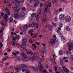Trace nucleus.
Returning <instances> with one entry per match:
<instances>
[{
	"label": "nucleus",
	"instance_id": "nucleus-7",
	"mask_svg": "<svg viewBox=\"0 0 73 73\" xmlns=\"http://www.w3.org/2000/svg\"><path fill=\"white\" fill-rule=\"evenodd\" d=\"M56 42H57L56 39H52L51 40L50 43L51 44L54 45L56 44Z\"/></svg>",
	"mask_w": 73,
	"mask_h": 73
},
{
	"label": "nucleus",
	"instance_id": "nucleus-60",
	"mask_svg": "<svg viewBox=\"0 0 73 73\" xmlns=\"http://www.w3.org/2000/svg\"><path fill=\"white\" fill-rule=\"evenodd\" d=\"M54 21H57V18H55L54 19Z\"/></svg>",
	"mask_w": 73,
	"mask_h": 73
},
{
	"label": "nucleus",
	"instance_id": "nucleus-17",
	"mask_svg": "<svg viewBox=\"0 0 73 73\" xmlns=\"http://www.w3.org/2000/svg\"><path fill=\"white\" fill-rule=\"evenodd\" d=\"M19 15L20 17H24L25 16V13L21 12L19 13Z\"/></svg>",
	"mask_w": 73,
	"mask_h": 73
},
{
	"label": "nucleus",
	"instance_id": "nucleus-27",
	"mask_svg": "<svg viewBox=\"0 0 73 73\" xmlns=\"http://www.w3.org/2000/svg\"><path fill=\"white\" fill-rule=\"evenodd\" d=\"M22 61H28V60H27V57L22 59Z\"/></svg>",
	"mask_w": 73,
	"mask_h": 73
},
{
	"label": "nucleus",
	"instance_id": "nucleus-57",
	"mask_svg": "<svg viewBox=\"0 0 73 73\" xmlns=\"http://www.w3.org/2000/svg\"><path fill=\"white\" fill-rule=\"evenodd\" d=\"M5 21L6 23L8 21V19L7 18H5Z\"/></svg>",
	"mask_w": 73,
	"mask_h": 73
},
{
	"label": "nucleus",
	"instance_id": "nucleus-33",
	"mask_svg": "<svg viewBox=\"0 0 73 73\" xmlns=\"http://www.w3.org/2000/svg\"><path fill=\"white\" fill-rule=\"evenodd\" d=\"M60 64L61 65H64V63H63V60H60Z\"/></svg>",
	"mask_w": 73,
	"mask_h": 73
},
{
	"label": "nucleus",
	"instance_id": "nucleus-16",
	"mask_svg": "<svg viewBox=\"0 0 73 73\" xmlns=\"http://www.w3.org/2000/svg\"><path fill=\"white\" fill-rule=\"evenodd\" d=\"M58 0H54L52 2V4L53 5H54V3L58 4Z\"/></svg>",
	"mask_w": 73,
	"mask_h": 73
},
{
	"label": "nucleus",
	"instance_id": "nucleus-2",
	"mask_svg": "<svg viewBox=\"0 0 73 73\" xmlns=\"http://www.w3.org/2000/svg\"><path fill=\"white\" fill-rule=\"evenodd\" d=\"M64 20L66 22H70L71 20V18L69 16H66L64 17Z\"/></svg>",
	"mask_w": 73,
	"mask_h": 73
},
{
	"label": "nucleus",
	"instance_id": "nucleus-35",
	"mask_svg": "<svg viewBox=\"0 0 73 73\" xmlns=\"http://www.w3.org/2000/svg\"><path fill=\"white\" fill-rule=\"evenodd\" d=\"M59 27H60V28H62V23H59Z\"/></svg>",
	"mask_w": 73,
	"mask_h": 73
},
{
	"label": "nucleus",
	"instance_id": "nucleus-40",
	"mask_svg": "<svg viewBox=\"0 0 73 73\" xmlns=\"http://www.w3.org/2000/svg\"><path fill=\"white\" fill-rule=\"evenodd\" d=\"M40 17V15H38L36 17V19H39Z\"/></svg>",
	"mask_w": 73,
	"mask_h": 73
},
{
	"label": "nucleus",
	"instance_id": "nucleus-22",
	"mask_svg": "<svg viewBox=\"0 0 73 73\" xmlns=\"http://www.w3.org/2000/svg\"><path fill=\"white\" fill-rule=\"evenodd\" d=\"M31 16L32 17H35L36 16V14L35 13H33L32 14Z\"/></svg>",
	"mask_w": 73,
	"mask_h": 73
},
{
	"label": "nucleus",
	"instance_id": "nucleus-28",
	"mask_svg": "<svg viewBox=\"0 0 73 73\" xmlns=\"http://www.w3.org/2000/svg\"><path fill=\"white\" fill-rule=\"evenodd\" d=\"M66 30L67 31H70V28L68 26H66Z\"/></svg>",
	"mask_w": 73,
	"mask_h": 73
},
{
	"label": "nucleus",
	"instance_id": "nucleus-45",
	"mask_svg": "<svg viewBox=\"0 0 73 73\" xmlns=\"http://www.w3.org/2000/svg\"><path fill=\"white\" fill-rule=\"evenodd\" d=\"M7 59H8V57H6L5 58H4L3 60V61H5V60H7Z\"/></svg>",
	"mask_w": 73,
	"mask_h": 73
},
{
	"label": "nucleus",
	"instance_id": "nucleus-9",
	"mask_svg": "<svg viewBox=\"0 0 73 73\" xmlns=\"http://www.w3.org/2000/svg\"><path fill=\"white\" fill-rule=\"evenodd\" d=\"M59 18L61 20H63L64 19V15L62 14H61L59 16Z\"/></svg>",
	"mask_w": 73,
	"mask_h": 73
},
{
	"label": "nucleus",
	"instance_id": "nucleus-62",
	"mask_svg": "<svg viewBox=\"0 0 73 73\" xmlns=\"http://www.w3.org/2000/svg\"><path fill=\"white\" fill-rule=\"evenodd\" d=\"M53 58H56L57 57V56H56L55 55H53Z\"/></svg>",
	"mask_w": 73,
	"mask_h": 73
},
{
	"label": "nucleus",
	"instance_id": "nucleus-42",
	"mask_svg": "<svg viewBox=\"0 0 73 73\" xmlns=\"http://www.w3.org/2000/svg\"><path fill=\"white\" fill-rule=\"evenodd\" d=\"M52 23L53 24V27H56V26L57 25L56 24L52 22Z\"/></svg>",
	"mask_w": 73,
	"mask_h": 73
},
{
	"label": "nucleus",
	"instance_id": "nucleus-8",
	"mask_svg": "<svg viewBox=\"0 0 73 73\" xmlns=\"http://www.w3.org/2000/svg\"><path fill=\"white\" fill-rule=\"evenodd\" d=\"M12 17H13L16 19H17L19 18V15H18V13L16 14H13L12 15Z\"/></svg>",
	"mask_w": 73,
	"mask_h": 73
},
{
	"label": "nucleus",
	"instance_id": "nucleus-46",
	"mask_svg": "<svg viewBox=\"0 0 73 73\" xmlns=\"http://www.w3.org/2000/svg\"><path fill=\"white\" fill-rule=\"evenodd\" d=\"M47 9H48V8L45 9L44 11V13H46V11H47Z\"/></svg>",
	"mask_w": 73,
	"mask_h": 73
},
{
	"label": "nucleus",
	"instance_id": "nucleus-34",
	"mask_svg": "<svg viewBox=\"0 0 73 73\" xmlns=\"http://www.w3.org/2000/svg\"><path fill=\"white\" fill-rule=\"evenodd\" d=\"M27 54H33V52L32 51H31L30 52H27Z\"/></svg>",
	"mask_w": 73,
	"mask_h": 73
},
{
	"label": "nucleus",
	"instance_id": "nucleus-51",
	"mask_svg": "<svg viewBox=\"0 0 73 73\" xmlns=\"http://www.w3.org/2000/svg\"><path fill=\"white\" fill-rule=\"evenodd\" d=\"M49 6L50 8L51 7V6H52V3L50 2L49 3Z\"/></svg>",
	"mask_w": 73,
	"mask_h": 73
},
{
	"label": "nucleus",
	"instance_id": "nucleus-4",
	"mask_svg": "<svg viewBox=\"0 0 73 73\" xmlns=\"http://www.w3.org/2000/svg\"><path fill=\"white\" fill-rule=\"evenodd\" d=\"M45 17V13L43 14L42 15V20L43 22H46V21H47V19H44V18Z\"/></svg>",
	"mask_w": 73,
	"mask_h": 73
},
{
	"label": "nucleus",
	"instance_id": "nucleus-25",
	"mask_svg": "<svg viewBox=\"0 0 73 73\" xmlns=\"http://www.w3.org/2000/svg\"><path fill=\"white\" fill-rule=\"evenodd\" d=\"M21 66H24L25 68H29V67L27 66V65H25L24 64H22L21 65Z\"/></svg>",
	"mask_w": 73,
	"mask_h": 73
},
{
	"label": "nucleus",
	"instance_id": "nucleus-54",
	"mask_svg": "<svg viewBox=\"0 0 73 73\" xmlns=\"http://www.w3.org/2000/svg\"><path fill=\"white\" fill-rule=\"evenodd\" d=\"M20 2L21 3H24L25 0H19Z\"/></svg>",
	"mask_w": 73,
	"mask_h": 73
},
{
	"label": "nucleus",
	"instance_id": "nucleus-6",
	"mask_svg": "<svg viewBox=\"0 0 73 73\" xmlns=\"http://www.w3.org/2000/svg\"><path fill=\"white\" fill-rule=\"evenodd\" d=\"M22 45L24 46H25L27 45V39H23L22 40Z\"/></svg>",
	"mask_w": 73,
	"mask_h": 73
},
{
	"label": "nucleus",
	"instance_id": "nucleus-26",
	"mask_svg": "<svg viewBox=\"0 0 73 73\" xmlns=\"http://www.w3.org/2000/svg\"><path fill=\"white\" fill-rule=\"evenodd\" d=\"M48 29L50 31H52V27L50 25H48Z\"/></svg>",
	"mask_w": 73,
	"mask_h": 73
},
{
	"label": "nucleus",
	"instance_id": "nucleus-32",
	"mask_svg": "<svg viewBox=\"0 0 73 73\" xmlns=\"http://www.w3.org/2000/svg\"><path fill=\"white\" fill-rule=\"evenodd\" d=\"M70 51H71V49L70 48H69L68 50L67 51V54H69V53H70Z\"/></svg>",
	"mask_w": 73,
	"mask_h": 73
},
{
	"label": "nucleus",
	"instance_id": "nucleus-14",
	"mask_svg": "<svg viewBox=\"0 0 73 73\" xmlns=\"http://www.w3.org/2000/svg\"><path fill=\"white\" fill-rule=\"evenodd\" d=\"M36 25V23L35 22H34V23H32L31 25V24H29V27H35Z\"/></svg>",
	"mask_w": 73,
	"mask_h": 73
},
{
	"label": "nucleus",
	"instance_id": "nucleus-21",
	"mask_svg": "<svg viewBox=\"0 0 73 73\" xmlns=\"http://www.w3.org/2000/svg\"><path fill=\"white\" fill-rule=\"evenodd\" d=\"M29 42L30 43L32 44L34 42V39H30L29 40Z\"/></svg>",
	"mask_w": 73,
	"mask_h": 73
},
{
	"label": "nucleus",
	"instance_id": "nucleus-15",
	"mask_svg": "<svg viewBox=\"0 0 73 73\" xmlns=\"http://www.w3.org/2000/svg\"><path fill=\"white\" fill-rule=\"evenodd\" d=\"M33 47V49L34 50H36V48H37V46L36 45V44H34L32 45Z\"/></svg>",
	"mask_w": 73,
	"mask_h": 73
},
{
	"label": "nucleus",
	"instance_id": "nucleus-58",
	"mask_svg": "<svg viewBox=\"0 0 73 73\" xmlns=\"http://www.w3.org/2000/svg\"><path fill=\"white\" fill-rule=\"evenodd\" d=\"M27 61H29V60H31V58H27Z\"/></svg>",
	"mask_w": 73,
	"mask_h": 73
},
{
	"label": "nucleus",
	"instance_id": "nucleus-50",
	"mask_svg": "<svg viewBox=\"0 0 73 73\" xmlns=\"http://www.w3.org/2000/svg\"><path fill=\"white\" fill-rule=\"evenodd\" d=\"M54 13L57 14L58 13V10H55L54 11Z\"/></svg>",
	"mask_w": 73,
	"mask_h": 73
},
{
	"label": "nucleus",
	"instance_id": "nucleus-3",
	"mask_svg": "<svg viewBox=\"0 0 73 73\" xmlns=\"http://www.w3.org/2000/svg\"><path fill=\"white\" fill-rule=\"evenodd\" d=\"M10 10V9H9L8 7H6L5 8L4 11L5 12H6V13H7L8 16H9L11 15Z\"/></svg>",
	"mask_w": 73,
	"mask_h": 73
},
{
	"label": "nucleus",
	"instance_id": "nucleus-56",
	"mask_svg": "<svg viewBox=\"0 0 73 73\" xmlns=\"http://www.w3.org/2000/svg\"><path fill=\"white\" fill-rule=\"evenodd\" d=\"M14 20L13 19V18L12 17H11L10 18V22H12Z\"/></svg>",
	"mask_w": 73,
	"mask_h": 73
},
{
	"label": "nucleus",
	"instance_id": "nucleus-1",
	"mask_svg": "<svg viewBox=\"0 0 73 73\" xmlns=\"http://www.w3.org/2000/svg\"><path fill=\"white\" fill-rule=\"evenodd\" d=\"M38 53L35 52L34 54V55L31 58V61H36V59L38 57Z\"/></svg>",
	"mask_w": 73,
	"mask_h": 73
},
{
	"label": "nucleus",
	"instance_id": "nucleus-23",
	"mask_svg": "<svg viewBox=\"0 0 73 73\" xmlns=\"http://www.w3.org/2000/svg\"><path fill=\"white\" fill-rule=\"evenodd\" d=\"M30 68L32 69H34V70H36V67L35 66H30Z\"/></svg>",
	"mask_w": 73,
	"mask_h": 73
},
{
	"label": "nucleus",
	"instance_id": "nucleus-55",
	"mask_svg": "<svg viewBox=\"0 0 73 73\" xmlns=\"http://www.w3.org/2000/svg\"><path fill=\"white\" fill-rule=\"evenodd\" d=\"M26 73H30V71L29 70H27L26 71Z\"/></svg>",
	"mask_w": 73,
	"mask_h": 73
},
{
	"label": "nucleus",
	"instance_id": "nucleus-49",
	"mask_svg": "<svg viewBox=\"0 0 73 73\" xmlns=\"http://www.w3.org/2000/svg\"><path fill=\"white\" fill-rule=\"evenodd\" d=\"M65 1H66L65 0H60V2L61 3H62L63 2H65Z\"/></svg>",
	"mask_w": 73,
	"mask_h": 73
},
{
	"label": "nucleus",
	"instance_id": "nucleus-12",
	"mask_svg": "<svg viewBox=\"0 0 73 73\" xmlns=\"http://www.w3.org/2000/svg\"><path fill=\"white\" fill-rule=\"evenodd\" d=\"M20 55L22 57H23L25 58V57H27V54L24 53H21L20 54Z\"/></svg>",
	"mask_w": 73,
	"mask_h": 73
},
{
	"label": "nucleus",
	"instance_id": "nucleus-37",
	"mask_svg": "<svg viewBox=\"0 0 73 73\" xmlns=\"http://www.w3.org/2000/svg\"><path fill=\"white\" fill-rule=\"evenodd\" d=\"M13 24H16V22L15 20H13L12 22Z\"/></svg>",
	"mask_w": 73,
	"mask_h": 73
},
{
	"label": "nucleus",
	"instance_id": "nucleus-5",
	"mask_svg": "<svg viewBox=\"0 0 73 73\" xmlns=\"http://www.w3.org/2000/svg\"><path fill=\"white\" fill-rule=\"evenodd\" d=\"M62 68H63L62 70L63 72H64L67 73H68L69 72V71L68 69L65 68V66L62 67Z\"/></svg>",
	"mask_w": 73,
	"mask_h": 73
},
{
	"label": "nucleus",
	"instance_id": "nucleus-18",
	"mask_svg": "<svg viewBox=\"0 0 73 73\" xmlns=\"http://www.w3.org/2000/svg\"><path fill=\"white\" fill-rule=\"evenodd\" d=\"M28 27H29V26L28 25H26L24 26L23 28L25 30H27L28 29Z\"/></svg>",
	"mask_w": 73,
	"mask_h": 73
},
{
	"label": "nucleus",
	"instance_id": "nucleus-61",
	"mask_svg": "<svg viewBox=\"0 0 73 73\" xmlns=\"http://www.w3.org/2000/svg\"><path fill=\"white\" fill-rule=\"evenodd\" d=\"M5 56H7L8 55V53L7 52H5L4 54Z\"/></svg>",
	"mask_w": 73,
	"mask_h": 73
},
{
	"label": "nucleus",
	"instance_id": "nucleus-10",
	"mask_svg": "<svg viewBox=\"0 0 73 73\" xmlns=\"http://www.w3.org/2000/svg\"><path fill=\"white\" fill-rule=\"evenodd\" d=\"M17 38H18V39H20V36L16 35L15 36L13 37V40H14V41H16V40H17Z\"/></svg>",
	"mask_w": 73,
	"mask_h": 73
},
{
	"label": "nucleus",
	"instance_id": "nucleus-13",
	"mask_svg": "<svg viewBox=\"0 0 73 73\" xmlns=\"http://www.w3.org/2000/svg\"><path fill=\"white\" fill-rule=\"evenodd\" d=\"M38 4H39V2H38V1H36V2H35V4L34 5V7L36 8V7L38 6Z\"/></svg>",
	"mask_w": 73,
	"mask_h": 73
},
{
	"label": "nucleus",
	"instance_id": "nucleus-36",
	"mask_svg": "<svg viewBox=\"0 0 73 73\" xmlns=\"http://www.w3.org/2000/svg\"><path fill=\"white\" fill-rule=\"evenodd\" d=\"M61 40H65V37L62 36L61 37Z\"/></svg>",
	"mask_w": 73,
	"mask_h": 73
},
{
	"label": "nucleus",
	"instance_id": "nucleus-39",
	"mask_svg": "<svg viewBox=\"0 0 73 73\" xmlns=\"http://www.w3.org/2000/svg\"><path fill=\"white\" fill-rule=\"evenodd\" d=\"M4 17L5 18L8 19V15H7V14H6L4 15Z\"/></svg>",
	"mask_w": 73,
	"mask_h": 73
},
{
	"label": "nucleus",
	"instance_id": "nucleus-29",
	"mask_svg": "<svg viewBox=\"0 0 73 73\" xmlns=\"http://www.w3.org/2000/svg\"><path fill=\"white\" fill-rule=\"evenodd\" d=\"M33 30H30L29 31L28 33L29 34H31V33H33Z\"/></svg>",
	"mask_w": 73,
	"mask_h": 73
},
{
	"label": "nucleus",
	"instance_id": "nucleus-44",
	"mask_svg": "<svg viewBox=\"0 0 73 73\" xmlns=\"http://www.w3.org/2000/svg\"><path fill=\"white\" fill-rule=\"evenodd\" d=\"M71 60L72 61H73V55L71 56Z\"/></svg>",
	"mask_w": 73,
	"mask_h": 73
},
{
	"label": "nucleus",
	"instance_id": "nucleus-64",
	"mask_svg": "<svg viewBox=\"0 0 73 73\" xmlns=\"http://www.w3.org/2000/svg\"><path fill=\"white\" fill-rule=\"evenodd\" d=\"M1 31H4V28H3V27H2L1 29Z\"/></svg>",
	"mask_w": 73,
	"mask_h": 73
},
{
	"label": "nucleus",
	"instance_id": "nucleus-63",
	"mask_svg": "<svg viewBox=\"0 0 73 73\" xmlns=\"http://www.w3.org/2000/svg\"><path fill=\"white\" fill-rule=\"evenodd\" d=\"M4 14L3 13H1V15L2 17H3L4 16Z\"/></svg>",
	"mask_w": 73,
	"mask_h": 73
},
{
	"label": "nucleus",
	"instance_id": "nucleus-48",
	"mask_svg": "<svg viewBox=\"0 0 73 73\" xmlns=\"http://www.w3.org/2000/svg\"><path fill=\"white\" fill-rule=\"evenodd\" d=\"M0 48H2L3 47V44H2V42H0Z\"/></svg>",
	"mask_w": 73,
	"mask_h": 73
},
{
	"label": "nucleus",
	"instance_id": "nucleus-52",
	"mask_svg": "<svg viewBox=\"0 0 73 73\" xmlns=\"http://www.w3.org/2000/svg\"><path fill=\"white\" fill-rule=\"evenodd\" d=\"M44 66L45 67H46L47 69H48V65L46 64H45L44 65Z\"/></svg>",
	"mask_w": 73,
	"mask_h": 73
},
{
	"label": "nucleus",
	"instance_id": "nucleus-38",
	"mask_svg": "<svg viewBox=\"0 0 73 73\" xmlns=\"http://www.w3.org/2000/svg\"><path fill=\"white\" fill-rule=\"evenodd\" d=\"M38 36V35L37 33L34 34V38H36L37 36Z\"/></svg>",
	"mask_w": 73,
	"mask_h": 73
},
{
	"label": "nucleus",
	"instance_id": "nucleus-47",
	"mask_svg": "<svg viewBox=\"0 0 73 73\" xmlns=\"http://www.w3.org/2000/svg\"><path fill=\"white\" fill-rule=\"evenodd\" d=\"M38 62H42V60L41 59H39L38 60Z\"/></svg>",
	"mask_w": 73,
	"mask_h": 73
},
{
	"label": "nucleus",
	"instance_id": "nucleus-30",
	"mask_svg": "<svg viewBox=\"0 0 73 73\" xmlns=\"http://www.w3.org/2000/svg\"><path fill=\"white\" fill-rule=\"evenodd\" d=\"M13 10L15 11H16L17 9V8L16 6H15L14 7H13Z\"/></svg>",
	"mask_w": 73,
	"mask_h": 73
},
{
	"label": "nucleus",
	"instance_id": "nucleus-11",
	"mask_svg": "<svg viewBox=\"0 0 73 73\" xmlns=\"http://www.w3.org/2000/svg\"><path fill=\"white\" fill-rule=\"evenodd\" d=\"M15 5H16V7H19L20 6V2H19L18 0H15Z\"/></svg>",
	"mask_w": 73,
	"mask_h": 73
},
{
	"label": "nucleus",
	"instance_id": "nucleus-41",
	"mask_svg": "<svg viewBox=\"0 0 73 73\" xmlns=\"http://www.w3.org/2000/svg\"><path fill=\"white\" fill-rule=\"evenodd\" d=\"M40 68L39 70L40 72H42V70L43 69V67H40Z\"/></svg>",
	"mask_w": 73,
	"mask_h": 73
},
{
	"label": "nucleus",
	"instance_id": "nucleus-43",
	"mask_svg": "<svg viewBox=\"0 0 73 73\" xmlns=\"http://www.w3.org/2000/svg\"><path fill=\"white\" fill-rule=\"evenodd\" d=\"M21 10L22 11H25V8L23 7L21 9Z\"/></svg>",
	"mask_w": 73,
	"mask_h": 73
},
{
	"label": "nucleus",
	"instance_id": "nucleus-24",
	"mask_svg": "<svg viewBox=\"0 0 73 73\" xmlns=\"http://www.w3.org/2000/svg\"><path fill=\"white\" fill-rule=\"evenodd\" d=\"M21 50H22L23 52H27V49L25 48H22L21 49Z\"/></svg>",
	"mask_w": 73,
	"mask_h": 73
},
{
	"label": "nucleus",
	"instance_id": "nucleus-20",
	"mask_svg": "<svg viewBox=\"0 0 73 73\" xmlns=\"http://www.w3.org/2000/svg\"><path fill=\"white\" fill-rule=\"evenodd\" d=\"M64 54V52H63V51L62 50H60L59 51V54L60 55V56L61 55H62Z\"/></svg>",
	"mask_w": 73,
	"mask_h": 73
},
{
	"label": "nucleus",
	"instance_id": "nucleus-19",
	"mask_svg": "<svg viewBox=\"0 0 73 73\" xmlns=\"http://www.w3.org/2000/svg\"><path fill=\"white\" fill-rule=\"evenodd\" d=\"M68 46L69 48H73V43H68Z\"/></svg>",
	"mask_w": 73,
	"mask_h": 73
},
{
	"label": "nucleus",
	"instance_id": "nucleus-53",
	"mask_svg": "<svg viewBox=\"0 0 73 73\" xmlns=\"http://www.w3.org/2000/svg\"><path fill=\"white\" fill-rule=\"evenodd\" d=\"M22 32L24 34V35H25V34H26V33H27V32H26V31H23Z\"/></svg>",
	"mask_w": 73,
	"mask_h": 73
},
{
	"label": "nucleus",
	"instance_id": "nucleus-31",
	"mask_svg": "<svg viewBox=\"0 0 73 73\" xmlns=\"http://www.w3.org/2000/svg\"><path fill=\"white\" fill-rule=\"evenodd\" d=\"M38 66L39 68H41V67H42V65H41V62H39L38 63Z\"/></svg>",
	"mask_w": 73,
	"mask_h": 73
},
{
	"label": "nucleus",
	"instance_id": "nucleus-59",
	"mask_svg": "<svg viewBox=\"0 0 73 73\" xmlns=\"http://www.w3.org/2000/svg\"><path fill=\"white\" fill-rule=\"evenodd\" d=\"M43 72L44 73H47V72H46V71L45 70H43Z\"/></svg>",
	"mask_w": 73,
	"mask_h": 73
}]
</instances>
